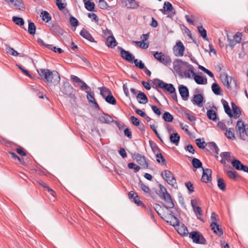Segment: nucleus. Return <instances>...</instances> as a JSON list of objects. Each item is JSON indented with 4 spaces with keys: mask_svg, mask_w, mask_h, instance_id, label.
<instances>
[{
    "mask_svg": "<svg viewBox=\"0 0 248 248\" xmlns=\"http://www.w3.org/2000/svg\"><path fill=\"white\" fill-rule=\"evenodd\" d=\"M158 186L160 188V190H158V192L156 191V193L169 205V206L164 205V207L167 209L173 208L174 206V201L171 198L170 194L167 191L166 188L161 184H159Z\"/></svg>",
    "mask_w": 248,
    "mask_h": 248,
    "instance_id": "nucleus-1",
    "label": "nucleus"
},
{
    "mask_svg": "<svg viewBox=\"0 0 248 248\" xmlns=\"http://www.w3.org/2000/svg\"><path fill=\"white\" fill-rule=\"evenodd\" d=\"M154 80L155 82H157V86L155 87L153 85V87L156 89L165 99H167L165 96L162 93L161 91L158 90V88H159L160 89H162L163 90H165L166 91L168 92L169 93H172L173 92H174L175 88L173 84L170 83H167L163 81V80H160L158 78H155Z\"/></svg>",
    "mask_w": 248,
    "mask_h": 248,
    "instance_id": "nucleus-2",
    "label": "nucleus"
},
{
    "mask_svg": "<svg viewBox=\"0 0 248 248\" xmlns=\"http://www.w3.org/2000/svg\"><path fill=\"white\" fill-rule=\"evenodd\" d=\"M235 129L239 138L245 140L248 137V124H245L241 120H239L236 123Z\"/></svg>",
    "mask_w": 248,
    "mask_h": 248,
    "instance_id": "nucleus-3",
    "label": "nucleus"
},
{
    "mask_svg": "<svg viewBox=\"0 0 248 248\" xmlns=\"http://www.w3.org/2000/svg\"><path fill=\"white\" fill-rule=\"evenodd\" d=\"M60 91L62 94L72 99H76L75 94L74 93V88L67 81H64L62 87L60 88Z\"/></svg>",
    "mask_w": 248,
    "mask_h": 248,
    "instance_id": "nucleus-4",
    "label": "nucleus"
},
{
    "mask_svg": "<svg viewBox=\"0 0 248 248\" xmlns=\"http://www.w3.org/2000/svg\"><path fill=\"white\" fill-rule=\"evenodd\" d=\"M189 238L192 239L193 242L195 243L202 245L207 244L206 240L199 231H193L190 232Z\"/></svg>",
    "mask_w": 248,
    "mask_h": 248,
    "instance_id": "nucleus-5",
    "label": "nucleus"
},
{
    "mask_svg": "<svg viewBox=\"0 0 248 248\" xmlns=\"http://www.w3.org/2000/svg\"><path fill=\"white\" fill-rule=\"evenodd\" d=\"M153 55L155 58L156 59L158 62L166 66L170 65L171 62V60L170 57L169 56H165L163 53L161 52H154Z\"/></svg>",
    "mask_w": 248,
    "mask_h": 248,
    "instance_id": "nucleus-6",
    "label": "nucleus"
},
{
    "mask_svg": "<svg viewBox=\"0 0 248 248\" xmlns=\"http://www.w3.org/2000/svg\"><path fill=\"white\" fill-rule=\"evenodd\" d=\"M173 68L174 69L177 71V72H179L181 70V66L182 65H184L189 68V71H190V73H193L194 71V67L193 66L189 64L187 62L183 61L180 59H176L173 62Z\"/></svg>",
    "mask_w": 248,
    "mask_h": 248,
    "instance_id": "nucleus-7",
    "label": "nucleus"
},
{
    "mask_svg": "<svg viewBox=\"0 0 248 248\" xmlns=\"http://www.w3.org/2000/svg\"><path fill=\"white\" fill-rule=\"evenodd\" d=\"M48 27L50 31L53 35L58 36L62 35L63 30L56 21H53L49 23Z\"/></svg>",
    "mask_w": 248,
    "mask_h": 248,
    "instance_id": "nucleus-8",
    "label": "nucleus"
},
{
    "mask_svg": "<svg viewBox=\"0 0 248 248\" xmlns=\"http://www.w3.org/2000/svg\"><path fill=\"white\" fill-rule=\"evenodd\" d=\"M132 156L142 168L147 169L149 167V163L146 160L144 155L135 153L132 155Z\"/></svg>",
    "mask_w": 248,
    "mask_h": 248,
    "instance_id": "nucleus-9",
    "label": "nucleus"
},
{
    "mask_svg": "<svg viewBox=\"0 0 248 248\" xmlns=\"http://www.w3.org/2000/svg\"><path fill=\"white\" fill-rule=\"evenodd\" d=\"M161 175L167 182L172 186L176 184V179L172 172L169 170H165L161 172Z\"/></svg>",
    "mask_w": 248,
    "mask_h": 248,
    "instance_id": "nucleus-10",
    "label": "nucleus"
},
{
    "mask_svg": "<svg viewBox=\"0 0 248 248\" xmlns=\"http://www.w3.org/2000/svg\"><path fill=\"white\" fill-rule=\"evenodd\" d=\"M49 81H46V83L49 85H53L54 86L58 84L60 81V76L57 71H51L50 73Z\"/></svg>",
    "mask_w": 248,
    "mask_h": 248,
    "instance_id": "nucleus-11",
    "label": "nucleus"
},
{
    "mask_svg": "<svg viewBox=\"0 0 248 248\" xmlns=\"http://www.w3.org/2000/svg\"><path fill=\"white\" fill-rule=\"evenodd\" d=\"M232 157L233 159L232 161V164L233 167L238 170H242L248 173V166L244 165L240 160L235 159L234 156Z\"/></svg>",
    "mask_w": 248,
    "mask_h": 248,
    "instance_id": "nucleus-12",
    "label": "nucleus"
},
{
    "mask_svg": "<svg viewBox=\"0 0 248 248\" xmlns=\"http://www.w3.org/2000/svg\"><path fill=\"white\" fill-rule=\"evenodd\" d=\"M118 49L120 50V55L123 59L129 62H131L135 59L134 56L129 51L124 50L120 46H118Z\"/></svg>",
    "mask_w": 248,
    "mask_h": 248,
    "instance_id": "nucleus-13",
    "label": "nucleus"
},
{
    "mask_svg": "<svg viewBox=\"0 0 248 248\" xmlns=\"http://www.w3.org/2000/svg\"><path fill=\"white\" fill-rule=\"evenodd\" d=\"M185 46L181 41L176 43L173 47V52L176 56H182L184 55Z\"/></svg>",
    "mask_w": 248,
    "mask_h": 248,
    "instance_id": "nucleus-14",
    "label": "nucleus"
},
{
    "mask_svg": "<svg viewBox=\"0 0 248 248\" xmlns=\"http://www.w3.org/2000/svg\"><path fill=\"white\" fill-rule=\"evenodd\" d=\"M121 3L128 9H136L139 6V2L136 0H122Z\"/></svg>",
    "mask_w": 248,
    "mask_h": 248,
    "instance_id": "nucleus-15",
    "label": "nucleus"
},
{
    "mask_svg": "<svg viewBox=\"0 0 248 248\" xmlns=\"http://www.w3.org/2000/svg\"><path fill=\"white\" fill-rule=\"evenodd\" d=\"M203 172L201 178V181L202 182L207 183L208 182L211 181L212 178V170L209 169L202 168Z\"/></svg>",
    "mask_w": 248,
    "mask_h": 248,
    "instance_id": "nucleus-16",
    "label": "nucleus"
},
{
    "mask_svg": "<svg viewBox=\"0 0 248 248\" xmlns=\"http://www.w3.org/2000/svg\"><path fill=\"white\" fill-rule=\"evenodd\" d=\"M37 72L41 77L42 80H44L46 82L49 81V77L50 73L51 74V71L48 69H39L37 70Z\"/></svg>",
    "mask_w": 248,
    "mask_h": 248,
    "instance_id": "nucleus-17",
    "label": "nucleus"
},
{
    "mask_svg": "<svg viewBox=\"0 0 248 248\" xmlns=\"http://www.w3.org/2000/svg\"><path fill=\"white\" fill-rule=\"evenodd\" d=\"M178 89L182 98L185 101L187 100L189 96V91L187 87L185 85H181L179 86Z\"/></svg>",
    "mask_w": 248,
    "mask_h": 248,
    "instance_id": "nucleus-18",
    "label": "nucleus"
},
{
    "mask_svg": "<svg viewBox=\"0 0 248 248\" xmlns=\"http://www.w3.org/2000/svg\"><path fill=\"white\" fill-rule=\"evenodd\" d=\"M191 203L193 209L197 215L198 219H200L202 222H204L203 219L201 217V216L202 215L201 208L199 206H196V202H194L193 200H191Z\"/></svg>",
    "mask_w": 248,
    "mask_h": 248,
    "instance_id": "nucleus-19",
    "label": "nucleus"
},
{
    "mask_svg": "<svg viewBox=\"0 0 248 248\" xmlns=\"http://www.w3.org/2000/svg\"><path fill=\"white\" fill-rule=\"evenodd\" d=\"M210 227L213 232L218 236L220 237L223 235V230L217 223L212 222L210 224Z\"/></svg>",
    "mask_w": 248,
    "mask_h": 248,
    "instance_id": "nucleus-20",
    "label": "nucleus"
},
{
    "mask_svg": "<svg viewBox=\"0 0 248 248\" xmlns=\"http://www.w3.org/2000/svg\"><path fill=\"white\" fill-rule=\"evenodd\" d=\"M195 82L198 84L204 85L207 83V80L206 78H204L201 75H196L194 71L191 73Z\"/></svg>",
    "mask_w": 248,
    "mask_h": 248,
    "instance_id": "nucleus-21",
    "label": "nucleus"
},
{
    "mask_svg": "<svg viewBox=\"0 0 248 248\" xmlns=\"http://www.w3.org/2000/svg\"><path fill=\"white\" fill-rule=\"evenodd\" d=\"M70 78L73 81L76 83H80L82 84V85L80 87L81 90H83L85 89H90L91 90L90 87L85 82L81 80L78 77L74 75H71Z\"/></svg>",
    "mask_w": 248,
    "mask_h": 248,
    "instance_id": "nucleus-22",
    "label": "nucleus"
},
{
    "mask_svg": "<svg viewBox=\"0 0 248 248\" xmlns=\"http://www.w3.org/2000/svg\"><path fill=\"white\" fill-rule=\"evenodd\" d=\"M9 4H13L17 9L22 10L25 8L21 0H4Z\"/></svg>",
    "mask_w": 248,
    "mask_h": 248,
    "instance_id": "nucleus-23",
    "label": "nucleus"
},
{
    "mask_svg": "<svg viewBox=\"0 0 248 248\" xmlns=\"http://www.w3.org/2000/svg\"><path fill=\"white\" fill-rule=\"evenodd\" d=\"M203 99V95L201 93H198L194 95L192 102L194 104H196L199 107H201L202 106Z\"/></svg>",
    "mask_w": 248,
    "mask_h": 248,
    "instance_id": "nucleus-24",
    "label": "nucleus"
},
{
    "mask_svg": "<svg viewBox=\"0 0 248 248\" xmlns=\"http://www.w3.org/2000/svg\"><path fill=\"white\" fill-rule=\"evenodd\" d=\"M80 35L91 42H96L90 33L84 28H83L80 31Z\"/></svg>",
    "mask_w": 248,
    "mask_h": 248,
    "instance_id": "nucleus-25",
    "label": "nucleus"
},
{
    "mask_svg": "<svg viewBox=\"0 0 248 248\" xmlns=\"http://www.w3.org/2000/svg\"><path fill=\"white\" fill-rule=\"evenodd\" d=\"M175 229L182 236H186L188 234L187 227L184 224H180L179 223L175 228Z\"/></svg>",
    "mask_w": 248,
    "mask_h": 248,
    "instance_id": "nucleus-26",
    "label": "nucleus"
},
{
    "mask_svg": "<svg viewBox=\"0 0 248 248\" xmlns=\"http://www.w3.org/2000/svg\"><path fill=\"white\" fill-rule=\"evenodd\" d=\"M137 99L140 104H145L148 102V99L146 94L141 91L139 92L137 95Z\"/></svg>",
    "mask_w": 248,
    "mask_h": 248,
    "instance_id": "nucleus-27",
    "label": "nucleus"
},
{
    "mask_svg": "<svg viewBox=\"0 0 248 248\" xmlns=\"http://www.w3.org/2000/svg\"><path fill=\"white\" fill-rule=\"evenodd\" d=\"M103 113L104 116H100L99 118V120L101 122L108 124L110 123H114L115 120H114L110 115L104 112H103Z\"/></svg>",
    "mask_w": 248,
    "mask_h": 248,
    "instance_id": "nucleus-28",
    "label": "nucleus"
},
{
    "mask_svg": "<svg viewBox=\"0 0 248 248\" xmlns=\"http://www.w3.org/2000/svg\"><path fill=\"white\" fill-rule=\"evenodd\" d=\"M106 44L108 47L113 48L117 46V43L113 35L107 37Z\"/></svg>",
    "mask_w": 248,
    "mask_h": 248,
    "instance_id": "nucleus-29",
    "label": "nucleus"
},
{
    "mask_svg": "<svg viewBox=\"0 0 248 248\" xmlns=\"http://www.w3.org/2000/svg\"><path fill=\"white\" fill-rule=\"evenodd\" d=\"M221 102L223 104L225 113L230 118H232L233 116V114L227 101L222 99L221 100Z\"/></svg>",
    "mask_w": 248,
    "mask_h": 248,
    "instance_id": "nucleus-30",
    "label": "nucleus"
},
{
    "mask_svg": "<svg viewBox=\"0 0 248 248\" xmlns=\"http://www.w3.org/2000/svg\"><path fill=\"white\" fill-rule=\"evenodd\" d=\"M161 217L166 222L169 223L170 225L173 226L175 228L180 223L179 219L175 216H173V217L170 218V220H166V218H163V217Z\"/></svg>",
    "mask_w": 248,
    "mask_h": 248,
    "instance_id": "nucleus-31",
    "label": "nucleus"
},
{
    "mask_svg": "<svg viewBox=\"0 0 248 248\" xmlns=\"http://www.w3.org/2000/svg\"><path fill=\"white\" fill-rule=\"evenodd\" d=\"M180 137L177 133H173L170 134V142L177 146L179 144Z\"/></svg>",
    "mask_w": 248,
    "mask_h": 248,
    "instance_id": "nucleus-32",
    "label": "nucleus"
},
{
    "mask_svg": "<svg viewBox=\"0 0 248 248\" xmlns=\"http://www.w3.org/2000/svg\"><path fill=\"white\" fill-rule=\"evenodd\" d=\"M164 9L160 10L163 14H166V12H170L173 9L172 4L169 1H165L164 4Z\"/></svg>",
    "mask_w": 248,
    "mask_h": 248,
    "instance_id": "nucleus-33",
    "label": "nucleus"
},
{
    "mask_svg": "<svg viewBox=\"0 0 248 248\" xmlns=\"http://www.w3.org/2000/svg\"><path fill=\"white\" fill-rule=\"evenodd\" d=\"M208 147L209 149H206L205 150L209 152L210 150H211L213 153H216V154H218L219 152V148L217 146L214 142H210L208 143Z\"/></svg>",
    "mask_w": 248,
    "mask_h": 248,
    "instance_id": "nucleus-34",
    "label": "nucleus"
},
{
    "mask_svg": "<svg viewBox=\"0 0 248 248\" xmlns=\"http://www.w3.org/2000/svg\"><path fill=\"white\" fill-rule=\"evenodd\" d=\"M92 0H88V1L84 2L85 8L89 11L95 12V4L92 1Z\"/></svg>",
    "mask_w": 248,
    "mask_h": 248,
    "instance_id": "nucleus-35",
    "label": "nucleus"
},
{
    "mask_svg": "<svg viewBox=\"0 0 248 248\" xmlns=\"http://www.w3.org/2000/svg\"><path fill=\"white\" fill-rule=\"evenodd\" d=\"M220 156L224 158L228 162H230L233 159V156H231V153L230 152H224L220 154Z\"/></svg>",
    "mask_w": 248,
    "mask_h": 248,
    "instance_id": "nucleus-36",
    "label": "nucleus"
},
{
    "mask_svg": "<svg viewBox=\"0 0 248 248\" xmlns=\"http://www.w3.org/2000/svg\"><path fill=\"white\" fill-rule=\"evenodd\" d=\"M211 88L214 94L216 95H220L221 94V89L217 83H213Z\"/></svg>",
    "mask_w": 248,
    "mask_h": 248,
    "instance_id": "nucleus-37",
    "label": "nucleus"
},
{
    "mask_svg": "<svg viewBox=\"0 0 248 248\" xmlns=\"http://www.w3.org/2000/svg\"><path fill=\"white\" fill-rule=\"evenodd\" d=\"M207 116L209 119L213 121H216L217 120V114L216 111L213 109H209L207 111Z\"/></svg>",
    "mask_w": 248,
    "mask_h": 248,
    "instance_id": "nucleus-38",
    "label": "nucleus"
},
{
    "mask_svg": "<svg viewBox=\"0 0 248 248\" xmlns=\"http://www.w3.org/2000/svg\"><path fill=\"white\" fill-rule=\"evenodd\" d=\"M99 89L100 90V94L105 99L106 98V96L111 93L110 90L105 87H100Z\"/></svg>",
    "mask_w": 248,
    "mask_h": 248,
    "instance_id": "nucleus-39",
    "label": "nucleus"
},
{
    "mask_svg": "<svg viewBox=\"0 0 248 248\" xmlns=\"http://www.w3.org/2000/svg\"><path fill=\"white\" fill-rule=\"evenodd\" d=\"M221 81L225 86L228 89L230 88V80L229 79V77L227 74H224L221 77Z\"/></svg>",
    "mask_w": 248,
    "mask_h": 248,
    "instance_id": "nucleus-40",
    "label": "nucleus"
},
{
    "mask_svg": "<svg viewBox=\"0 0 248 248\" xmlns=\"http://www.w3.org/2000/svg\"><path fill=\"white\" fill-rule=\"evenodd\" d=\"M191 163L193 167L195 169L203 168L202 162L198 158H193Z\"/></svg>",
    "mask_w": 248,
    "mask_h": 248,
    "instance_id": "nucleus-41",
    "label": "nucleus"
},
{
    "mask_svg": "<svg viewBox=\"0 0 248 248\" xmlns=\"http://www.w3.org/2000/svg\"><path fill=\"white\" fill-rule=\"evenodd\" d=\"M198 31L201 36L205 40L208 41V38L207 37V31L205 29L203 28L202 26H198L197 27Z\"/></svg>",
    "mask_w": 248,
    "mask_h": 248,
    "instance_id": "nucleus-42",
    "label": "nucleus"
},
{
    "mask_svg": "<svg viewBox=\"0 0 248 248\" xmlns=\"http://www.w3.org/2000/svg\"><path fill=\"white\" fill-rule=\"evenodd\" d=\"M28 31L31 35H34L36 31V27L34 23L30 20H29Z\"/></svg>",
    "mask_w": 248,
    "mask_h": 248,
    "instance_id": "nucleus-43",
    "label": "nucleus"
},
{
    "mask_svg": "<svg viewBox=\"0 0 248 248\" xmlns=\"http://www.w3.org/2000/svg\"><path fill=\"white\" fill-rule=\"evenodd\" d=\"M162 118L166 122H172L173 116L169 112H165L162 116Z\"/></svg>",
    "mask_w": 248,
    "mask_h": 248,
    "instance_id": "nucleus-44",
    "label": "nucleus"
},
{
    "mask_svg": "<svg viewBox=\"0 0 248 248\" xmlns=\"http://www.w3.org/2000/svg\"><path fill=\"white\" fill-rule=\"evenodd\" d=\"M225 134L227 138L229 139L233 140L235 139L233 128H230L228 129H227Z\"/></svg>",
    "mask_w": 248,
    "mask_h": 248,
    "instance_id": "nucleus-45",
    "label": "nucleus"
},
{
    "mask_svg": "<svg viewBox=\"0 0 248 248\" xmlns=\"http://www.w3.org/2000/svg\"><path fill=\"white\" fill-rule=\"evenodd\" d=\"M105 101L108 104L111 105H116V100L114 98V97L112 95V93L111 94L108 95L106 96V98H105Z\"/></svg>",
    "mask_w": 248,
    "mask_h": 248,
    "instance_id": "nucleus-46",
    "label": "nucleus"
},
{
    "mask_svg": "<svg viewBox=\"0 0 248 248\" xmlns=\"http://www.w3.org/2000/svg\"><path fill=\"white\" fill-rule=\"evenodd\" d=\"M41 16L42 17V20L46 22H48L51 19V16L47 11H43L41 13Z\"/></svg>",
    "mask_w": 248,
    "mask_h": 248,
    "instance_id": "nucleus-47",
    "label": "nucleus"
},
{
    "mask_svg": "<svg viewBox=\"0 0 248 248\" xmlns=\"http://www.w3.org/2000/svg\"><path fill=\"white\" fill-rule=\"evenodd\" d=\"M226 172L228 177L232 179H235L237 177H239L237 172L235 170H226Z\"/></svg>",
    "mask_w": 248,
    "mask_h": 248,
    "instance_id": "nucleus-48",
    "label": "nucleus"
},
{
    "mask_svg": "<svg viewBox=\"0 0 248 248\" xmlns=\"http://www.w3.org/2000/svg\"><path fill=\"white\" fill-rule=\"evenodd\" d=\"M232 111H233V116L232 117H233L234 119H237L238 118H239L241 115V110L240 109V108L237 106L235 108H233L232 109Z\"/></svg>",
    "mask_w": 248,
    "mask_h": 248,
    "instance_id": "nucleus-49",
    "label": "nucleus"
},
{
    "mask_svg": "<svg viewBox=\"0 0 248 248\" xmlns=\"http://www.w3.org/2000/svg\"><path fill=\"white\" fill-rule=\"evenodd\" d=\"M12 20L16 25L21 26L24 24V21L22 17L14 16L12 17Z\"/></svg>",
    "mask_w": 248,
    "mask_h": 248,
    "instance_id": "nucleus-50",
    "label": "nucleus"
},
{
    "mask_svg": "<svg viewBox=\"0 0 248 248\" xmlns=\"http://www.w3.org/2000/svg\"><path fill=\"white\" fill-rule=\"evenodd\" d=\"M149 144L153 152L155 154V155L158 152H160V149L154 141L152 140H149Z\"/></svg>",
    "mask_w": 248,
    "mask_h": 248,
    "instance_id": "nucleus-51",
    "label": "nucleus"
},
{
    "mask_svg": "<svg viewBox=\"0 0 248 248\" xmlns=\"http://www.w3.org/2000/svg\"><path fill=\"white\" fill-rule=\"evenodd\" d=\"M217 186L220 190L222 191L225 190L226 184L224 182V181L223 178H219L218 179Z\"/></svg>",
    "mask_w": 248,
    "mask_h": 248,
    "instance_id": "nucleus-52",
    "label": "nucleus"
},
{
    "mask_svg": "<svg viewBox=\"0 0 248 248\" xmlns=\"http://www.w3.org/2000/svg\"><path fill=\"white\" fill-rule=\"evenodd\" d=\"M155 156L156 157V161L158 163H160L161 162L162 164H166V161L161 153L158 152L155 155Z\"/></svg>",
    "mask_w": 248,
    "mask_h": 248,
    "instance_id": "nucleus-53",
    "label": "nucleus"
},
{
    "mask_svg": "<svg viewBox=\"0 0 248 248\" xmlns=\"http://www.w3.org/2000/svg\"><path fill=\"white\" fill-rule=\"evenodd\" d=\"M130 106L132 108L135 110L136 113L139 114L140 116L142 117L146 116L145 112L142 111L139 108H137L132 103H131Z\"/></svg>",
    "mask_w": 248,
    "mask_h": 248,
    "instance_id": "nucleus-54",
    "label": "nucleus"
},
{
    "mask_svg": "<svg viewBox=\"0 0 248 248\" xmlns=\"http://www.w3.org/2000/svg\"><path fill=\"white\" fill-rule=\"evenodd\" d=\"M6 50L7 53H8L14 56H16L19 54L13 48H12L9 46H6Z\"/></svg>",
    "mask_w": 248,
    "mask_h": 248,
    "instance_id": "nucleus-55",
    "label": "nucleus"
},
{
    "mask_svg": "<svg viewBox=\"0 0 248 248\" xmlns=\"http://www.w3.org/2000/svg\"><path fill=\"white\" fill-rule=\"evenodd\" d=\"M227 41L228 44L226 45V47L229 46L232 49H233L234 46L237 44L233 39H231L228 35H227Z\"/></svg>",
    "mask_w": 248,
    "mask_h": 248,
    "instance_id": "nucleus-56",
    "label": "nucleus"
},
{
    "mask_svg": "<svg viewBox=\"0 0 248 248\" xmlns=\"http://www.w3.org/2000/svg\"><path fill=\"white\" fill-rule=\"evenodd\" d=\"M133 61L136 67L140 69H144L145 68V65L141 61H138V59H134Z\"/></svg>",
    "mask_w": 248,
    "mask_h": 248,
    "instance_id": "nucleus-57",
    "label": "nucleus"
},
{
    "mask_svg": "<svg viewBox=\"0 0 248 248\" xmlns=\"http://www.w3.org/2000/svg\"><path fill=\"white\" fill-rule=\"evenodd\" d=\"M86 92L87 93V99L90 103H93L94 101L95 100L94 97L93 93H92L91 91H86Z\"/></svg>",
    "mask_w": 248,
    "mask_h": 248,
    "instance_id": "nucleus-58",
    "label": "nucleus"
},
{
    "mask_svg": "<svg viewBox=\"0 0 248 248\" xmlns=\"http://www.w3.org/2000/svg\"><path fill=\"white\" fill-rule=\"evenodd\" d=\"M195 141L197 146L200 149H204L205 148V145H206L207 144L204 141L201 142V139L200 138L196 139Z\"/></svg>",
    "mask_w": 248,
    "mask_h": 248,
    "instance_id": "nucleus-59",
    "label": "nucleus"
},
{
    "mask_svg": "<svg viewBox=\"0 0 248 248\" xmlns=\"http://www.w3.org/2000/svg\"><path fill=\"white\" fill-rule=\"evenodd\" d=\"M139 185L140 186L141 189L145 193H149L150 189L148 186L145 185L141 180H140Z\"/></svg>",
    "mask_w": 248,
    "mask_h": 248,
    "instance_id": "nucleus-60",
    "label": "nucleus"
},
{
    "mask_svg": "<svg viewBox=\"0 0 248 248\" xmlns=\"http://www.w3.org/2000/svg\"><path fill=\"white\" fill-rule=\"evenodd\" d=\"M70 23L73 27H77L78 25L79 22L78 19L74 16H71L69 19Z\"/></svg>",
    "mask_w": 248,
    "mask_h": 248,
    "instance_id": "nucleus-61",
    "label": "nucleus"
},
{
    "mask_svg": "<svg viewBox=\"0 0 248 248\" xmlns=\"http://www.w3.org/2000/svg\"><path fill=\"white\" fill-rule=\"evenodd\" d=\"M134 43L137 44L139 46L141 47V48L146 49L149 46V44H146L143 42L142 41H133Z\"/></svg>",
    "mask_w": 248,
    "mask_h": 248,
    "instance_id": "nucleus-62",
    "label": "nucleus"
},
{
    "mask_svg": "<svg viewBox=\"0 0 248 248\" xmlns=\"http://www.w3.org/2000/svg\"><path fill=\"white\" fill-rule=\"evenodd\" d=\"M242 34V33L237 32L233 37V39L235 41V42L238 44L240 43L241 40Z\"/></svg>",
    "mask_w": 248,
    "mask_h": 248,
    "instance_id": "nucleus-63",
    "label": "nucleus"
},
{
    "mask_svg": "<svg viewBox=\"0 0 248 248\" xmlns=\"http://www.w3.org/2000/svg\"><path fill=\"white\" fill-rule=\"evenodd\" d=\"M185 185L188 190L189 193L190 194L194 192V186L193 184L190 182L186 183Z\"/></svg>",
    "mask_w": 248,
    "mask_h": 248,
    "instance_id": "nucleus-64",
    "label": "nucleus"
}]
</instances>
